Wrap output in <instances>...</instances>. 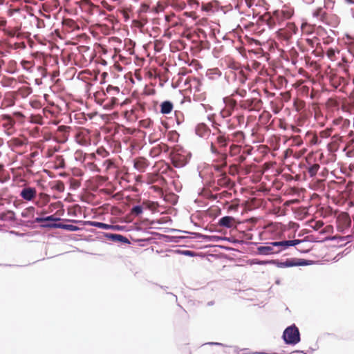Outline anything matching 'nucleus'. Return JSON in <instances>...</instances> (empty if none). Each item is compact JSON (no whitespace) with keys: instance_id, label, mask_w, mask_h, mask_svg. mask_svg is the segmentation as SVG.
Instances as JSON below:
<instances>
[{"instance_id":"1","label":"nucleus","mask_w":354,"mask_h":354,"mask_svg":"<svg viewBox=\"0 0 354 354\" xmlns=\"http://www.w3.org/2000/svg\"><path fill=\"white\" fill-rule=\"evenodd\" d=\"M216 133L213 135L216 136L214 141L211 142L210 151L217 157L218 162H221L218 166L221 168L227 166V147L230 142V136H226L225 132H223L219 128L215 127Z\"/></svg>"},{"instance_id":"2","label":"nucleus","mask_w":354,"mask_h":354,"mask_svg":"<svg viewBox=\"0 0 354 354\" xmlns=\"http://www.w3.org/2000/svg\"><path fill=\"white\" fill-rule=\"evenodd\" d=\"M294 10L292 8L283 6L280 10H274L272 12H266L261 16V19L270 28H274L282 23L292 17Z\"/></svg>"},{"instance_id":"3","label":"nucleus","mask_w":354,"mask_h":354,"mask_svg":"<svg viewBox=\"0 0 354 354\" xmlns=\"http://www.w3.org/2000/svg\"><path fill=\"white\" fill-rule=\"evenodd\" d=\"M313 17L320 22L331 27H337L340 22L339 17L333 13L327 12L322 7L317 8L313 11Z\"/></svg>"},{"instance_id":"4","label":"nucleus","mask_w":354,"mask_h":354,"mask_svg":"<svg viewBox=\"0 0 354 354\" xmlns=\"http://www.w3.org/2000/svg\"><path fill=\"white\" fill-rule=\"evenodd\" d=\"M170 157L175 167H182L188 162L190 153L181 147L177 146L171 151Z\"/></svg>"},{"instance_id":"5","label":"nucleus","mask_w":354,"mask_h":354,"mask_svg":"<svg viewBox=\"0 0 354 354\" xmlns=\"http://www.w3.org/2000/svg\"><path fill=\"white\" fill-rule=\"evenodd\" d=\"M239 106L245 110L249 111H258L261 107L263 102L259 97H251L245 100H242L239 102Z\"/></svg>"},{"instance_id":"6","label":"nucleus","mask_w":354,"mask_h":354,"mask_svg":"<svg viewBox=\"0 0 354 354\" xmlns=\"http://www.w3.org/2000/svg\"><path fill=\"white\" fill-rule=\"evenodd\" d=\"M283 337L286 344H296L300 341L299 331L295 325L286 328Z\"/></svg>"},{"instance_id":"7","label":"nucleus","mask_w":354,"mask_h":354,"mask_svg":"<svg viewBox=\"0 0 354 354\" xmlns=\"http://www.w3.org/2000/svg\"><path fill=\"white\" fill-rule=\"evenodd\" d=\"M297 31V28L294 23H287L286 27L278 30L277 35L278 39L288 41Z\"/></svg>"},{"instance_id":"8","label":"nucleus","mask_w":354,"mask_h":354,"mask_svg":"<svg viewBox=\"0 0 354 354\" xmlns=\"http://www.w3.org/2000/svg\"><path fill=\"white\" fill-rule=\"evenodd\" d=\"M114 93L119 94V88L111 85L106 88V92L104 93L105 95L104 101L106 102L105 106L109 109H113L118 104V99L115 96H112V94Z\"/></svg>"},{"instance_id":"9","label":"nucleus","mask_w":354,"mask_h":354,"mask_svg":"<svg viewBox=\"0 0 354 354\" xmlns=\"http://www.w3.org/2000/svg\"><path fill=\"white\" fill-rule=\"evenodd\" d=\"M351 225V219L347 212H342L339 213L336 218L337 230L340 232H344Z\"/></svg>"},{"instance_id":"10","label":"nucleus","mask_w":354,"mask_h":354,"mask_svg":"<svg viewBox=\"0 0 354 354\" xmlns=\"http://www.w3.org/2000/svg\"><path fill=\"white\" fill-rule=\"evenodd\" d=\"M303 241L299 239H294V240H288V241H274L272 242L274 254H279V252L286 250L290 246H295L299 243H301Z\"/></svg>"},{"instance_id":"11","label":"nucleus","mask_w":354,"mask_h":354,"mask_svg":"<svg viewBox=\"0 0 354 354\" xmlns=\"http://www.w3.org/2000/svg\"><path fill=\"white\" fill-rule=\"evenodd\" d=\"M75 141L80 145L87 146L90 145V132L86 129H79L75 136Z\"/></svg>"},{"instance_id":"12","label":"nucleus","mask_w":354,"mask_h":354,"mask_svg":"<svg viewBox=\"0 0 354 354\" xmlns=\"http://www.w3.org/2000/svg\"><path fill=\"white\" fill-rule=\"evenodd\" d=\"M312 159V156H308L306 159V165H305L306 172L310 178L315 176L320 169L319 164L318 162H313Z\"/></svg>"},{"instance_id":"13","label":"nucleus","mask_w":354,"mask_h":354,"mask_svg":"<svg viewBox=\"0 0 354 354\" xmlns=\"http://www.w3.org/2000/svg\"><path fill=\"white\" fill-rule=\"evenodd\" d=\"M133 167L140 172H145L150 165V162L143 156H138L133 160Z\"/></svg>"},{"instance_id":"14","label":"nucleus","mask_w":354,"mask_h":354,"mask_svg":"<svg viewBox=\"0 0 354 354\" xmlns=\"http://www.w3.org/2000/svg\"><path fill=\"white\" fill-rule=\"evenodd\" d=\"M156 183L160 185L165 183V178L158 172H149L145 176V183L152 185Z\"/></svg>"},{"instance_id":"15","label":"nucleus","mask_w":354,"mask_h":354,"mask_svg":"<svg viewBox=\"0 0 354 354\" xmlns=\"http://www.w3.org/2000/svg\"><path fill=\"white\" fill-rule=\"evenodd\" d=\"M308 265V263L306 260L302 259H286V261L281 262L279 263V267L286 268V267H293V266H306Z\"/></svg>"},{"instance_id":"16","label":"nucleus","mask_w":354,"mask_h":354,"mask_svg":"<svg viewBox=\"0 0 354 354\" xmlns=\"http://www.w3.org/2000/svg\"><path fill=\"white\" fill-rule=\"evenodd\" d=\"M36 196L37 190L35 187H26L20 192V196L27 201H32Z\"/></svg>"},{"instance_id":"17","label":"nucleus","mask_w":354,"mask_h":354,"mask_svg":"<svg viewBox=\"0 0 354 354\" xmlns=\"http://www.w3.org/2000/svg\"><path fill=\"white\" fill-rule=\"evenodd\" d=\"M330 83L332 86L337 88L341 85L347 84L346 79L337 74L330 75Z\"/></svg>"},{"instance_id":"18","label":"nucleus","mask_w":354,"mask_h":354,"mask_svg":"<svg viewBox=\"0 0 354 354\" xmlns=\"http://www.w3.org/2000/svg\"><path fill=\"white\" fill-rule=\"evenodd\" d=\"M257 252L261 255L274 254L272 242L267 243L266 245H261L257 248Z\"/></svg>"},{"instance_id":"19","label":"nucleus","mask_w":354,"mask_h":354,"mask_svg":"<svg viewBox=\"0 0 354 354\" xmlns=\"http://www.w3.org/2000/svg\"><path fill=\"white\" fill-rule=\"evenodd\" d=\"M313 131H308L305 135V140L308 142L311 145H319L321 143V140Z\"/></svg>"},{"instance_id":"20","label":"nucleus","mask_w":354,"mask_h":354,"mask_svg":"<svg viewBox=\"0 0 354 354\" xmlns=\"http://www.w3.org/2000/svg\"><path fill=\"white\" fill-rule=\"evenodd\" d=\"M2 120L6 121L3 123L4 128L6 129L8 134H11L15 123V120L8 115H3Z\"/></svg>"},{"instance_id":"21","label":"nucleus","mask_w":354,"mask_h":354,"mask_svg":"<svg viewBox=\"0 0 354 354\" xmlns=\"http://www.w3.org/2000/svg\"><path fill=\"white\" fill-rule=\"evenodd\" d=\"M43 227H57V228H61L64 230H66L68 231L71 232H75L79 230V227L77 226L70 225V224H63V223H55L52 225H43Z\"/></svg>"},{"instance_id":"22","label":"nucleus","mask_w":354,"mask_h":354,"mask_svg":"<svg viewBox=\"0 0 354 354\" xmlns=\"http://www.w3.org/2000/svg\"><path fill=\"white\" fill-rule=\"evenodd\" d=\"M53 168L55 169H64L66 167V161L63 156L56 155L53 162Z\"/></svg>"},{"instance_id":"23","label":"nucleus","mask_w":354,"mask_h":354,"mask_svg":"<svg viewBox=\"0 0 354 354\" xmlns=\"http://www.w3.org/2000/svg\"><path fill=\"white\" fill-rule=\"evenodd\" d=\"M333 124L339 126L342 131H346L351 125V121L348 119L339 118L333 120Z\"/></svg>"},{"instance_id":"24","label":"nucleus","mask_w":354,"mask_h":354,"mask_svg":"<svg viewBox=\"0 0 354 354\" xmlns=\"http://www.w3.org/2000/svg\"><path fill=\"white\" fill-rule=\"evenodd\" d=\"M234 223V218L232 216H226L222 217L218 221V225L221 227H225L227 228H230L233 226Z\"/></svg>"},{"instance_id":"25","label":"nucleus","mask_w":354,"mask_h":354,"mask_svg":"<svg viewBox=\"0 0 354 354\" xmlns=\"http://www.w3.org/2000/svg\"><path fill=\"white\" fill-rule=\"evenodd\" d=\"M230 136H231L230 141L237 142V143H242V142H243V141L245 140V134L241 131H236L232 133L230 136Z\"/></svg>"},{"instance_id":"26","label":"nucleus","mask_w":354,"mask_h":354,"mask_svg":"<svg viewBox=\"0 0 354 354\" xmlns=\"http://www.w3.org/2000/svg\"><path fill=\"white\" fill-rule=\"evenodd\" d=\"M32 93V88L29 86H22L19 88L16 92L15 95L17 97L25 98L28 97Z\"/></svg>"},{"instance_id":"27","label":"nucleus","mask_w":354,"mask_h":354,"mask_svg":"<svg viewBox=\"0 0 354 354\" xmlns=\"http://www.w3.org/2000/svg\"><path fill=\"white\" fill-rule=\"evenodd\" d=\"M173 104L169 101H164L160 104V113L162 114H169L173 109Z\"/></svg>"},{"instance_id":"28","label":"nucleus","mask_w":354,"mask_h":354,"mask_svg":"<svg viewBox=\"0 0 354 354\" xmlns=\"http://www.w3.org/2000/svg\"><path fill=\"white\" fill-rule=\"evenodd\" d=\"M0 219L5 221H13L15 220V214L12 210H8L0 214Z\"/></svg>"},{"instance_id":"29","label":"nucleus","mask_w":354,"mask_h":354,"mask_svg":"<svg viewBox=\"0 0 354 354\" xmlns=\"http://www.w3.org/2000/svg\"><path fill=\"white\" fill-rule=\"evenodd\" d=\"M241 151V146L239 145L232 144L229 147V152L227 153V156H230L231 157L236 156L240 153Z\"/></svg>"},{"instance_id":"30","label":"nucleus","mask_w":354,"mask_h":354,"mask_svg":"<svg viewBox=\"0 0 354 354\" xmlns=\"http://www.w3.org/2000/svg\"><path fill=\"white\" fill-rule=\"evenodd\" d=\"M339 102L337 100L336 97H330L327 100L326 102V106L328 109H337L339 108Z\"/></svg>"},{"instance_id":"31","label":"nucleus","mask_w":354,"mask_h":354,"mask_svg":"<svg viewBox=\"0 0 354 354\" xmlns=\"http://www.w3.org/2000/svg\"><path fill=\"white\" fill-rule=\"evenodd\" d=\"M63 24L65 27L69 28L71 30L79 29L77 24L71 19H64Z\"/></svg>"},{"instance_id":"32","label":"nucleus","mask_w":354,"mask_h":354,"mask_svg":"<svg viewBox=\"0 0 354 354\" xmlns=\"http://www.w3.org/2000/svg\"><path fill=\"white\" fill-rule=\"evenodd\" d=\"M308 225L310 227L313 228L315 230H318L322 228L324 225V222L322 221H315L310 220L308 221Z\"/></svg>"},{"instance_id":"33","label":"nucleus","mask_w":354,"mask_h":354,"mask_svg":"<svg viewBox=\"0 0 354 354\" xmlns=\"http://www.w3.org/2000/svg\"><path fill=\"white\" fill-rule=\"evenodd\" d=\"M21 65L23 68L28 72H32L35 63L33 60H21Z\"/></svg>"},{"instance_id":"34","label":"nucleus","mask_w":354,"mask_h":354,"mask_svg":"<svg viewBox=\"0 0 354 354\" xmlns=\"http://www.w3.org/2000/svg\"><path fill=\"white\" fill-rule=\"evenodd\" d=\"M230 178L226 176L225 174H223L217 180V185L221 187H227L230 184Z\"/></svg>"},{"instance_id":"35","label":"nucleus","mask_w":354,"mask_h":354,"mask_svg":"<svg viewBox=\"0 0 354 354\" xmlns=\"http://www.w3.org/2000/svg\"><path fill=\"white\" fill-rule=\"evenodd\" d=\"M301 32L304 34H311L314 31L315 27L310 24H308L307 23L302 24L301 26Z\"/></svg>"},{"instance_id":"36","label":"nucleus","mask_w":354,"mask_h":354,"mask_svg":"<svg viewBox=\"0 0 354 354\" xmlns=\"http://www.w3.org/2000/svg\"><path fill=\"white\" fill-rule=\"evenodd\" d=\"M122 114L128 121H133L136 119L135 111L133 109L122 111Z\"/></svg>"},{"instance_id":"37","label":"nucleus","mask_w":354,"mask_h":354,"mask_svg":"<svg viewBox=\"0 0 354 354\" xmlns=\"http://www.w3.org/2000/svg\"><path fill=\"white\" fill-rule=\"evenodd\" d=\"M159 129V131H156V132H154L153 133H151L149 136V141L150 142H156L157 140H160V138H161V135H162V133H161V127H158Z\"/></svg>"},{"instance_id":"38","label":"nucleus","mask_w":354,"mask_h":354,"mask_svg":"<svg viewBox=\"0 0 354 354\" xmlns=\"http://www.w3.org/2000/svg\"><path fill=\"white\" fill-rule=\"evenodd\" d=\"M139 124H140V127L147 129V128H150L153 126V122L150 118H146V119L141 120L139 122Z\"/></svg>"},{"instance_id":"39","label":"nucleus","mask_w":354,"mask_h":354,"mask_svg":"<svg viewBox=\"0 0 354 354\" xmlns=\"http://www.w3.org/2000/svg\"><path fill=\"white\" fill-rule=\"evenodd\" d=\"M110 237L112 239L113 241H117L125 243H129V241L128 240L127 238L120 234H112L110 235Z\"/></svg>"},{"instance_id":"40","label":"nucleus","mask_w":354,"mask_h":354,"mask_svg":"<svg viewBox=\"0 0 354 354\" xmlns=\"http://www.w3.org/2000/svg\"><path fill=\"white\" fill-rule=\"evenodd\" d=\"M59 220V218L55 217L54 215H50V216H48L47 217H44V218H42V217H37L35 218V221L36 223H41V222H44V221H58Z\"/></svg>"},{"instance_id":"41","label":"nucleus","mask_w":354,"mask_h":354,"mask_svg":"<svg viewBox=\"0 0 354 354\" xmlns=\"http://www.w3.org/2000/svg\"><path fill=\"white\" fill-rule=\"evenodd\" d=\"M333 131V128H331V127L330 128H326V129H324L323 131H321L319 132V136L320 138H324V139L328 138H329L331 136Z\"/></svg>"},{"instance_id":"42","label":"nucleus","mask_w":354,"mask_h":354,"mask_svg":"<svg viewBox=\"0 0 354 354\" xmlns=\"http://www.w3.org/2000/svg\"><path fill=\"white\" fill-rule=\"evenodd\" d=\"M336 53H339V51L337 50H335L333 48H329L327 50H326V55L327 57H328V59H330L331 61H334L335 60V54Z\"/></svg>"},{"instance_id":"43","label":"nucleus","mask_w":354,"mask_h":354,"mask_svg":"<svg viewBox=\"0 0 354 354\" xmlns=\"http://www.w3.org/2000/svg\"><path fill=\"white\" fill-rule=\"evenodd\" d=\"M91 225L101 228V229H104V230H109V229L113 228V225L103 223H100V222H93V223H91Z\"/></svg>"},{"instance_id":"44","label":"nucleus","mask_w":354,"mask_h":354,"mask_svg":"<svg viewBox=\"0 0 354 354\" xmlns=\"http://www.w3.org/2000/svg\"><path fill=\"white\" fill-rule=\"evenodd\" d=\"M290 140H292V145L295 146H300L303 144V140L299 136H292Z\"/></svg>"},{"instance_id":"45","label":"nucleus","mask_w":354,"mask_h":354,"mask_svg":"<svg viewBox=\"0 0 354 354\" xmlns=\"http://www.w3.org/2000/svg\"><path fill=\"white\" fill-rule=\"evenodd\" d=\"M160 153L161 151L158 145L153 147L149 151V156L153 158L158 156Z\"/></svg>"},{"instance_id":"46","label":"nucleus","mask_w":354,"mask_h":354,"mask_svg":"<svg viewBox=\"0 0 354 354\" xmlns=\"http://www.w3.org/2000/svg\"><path fill=\"white\" fill-rule=\"evenodd\" d=\"M348 62V60L346 57H343L342 59V62L339 63V66L342 67L344 71L348 74V66L346 64Z\"/></svg>"},{"instance_id":"47","label":"nucleus","mask_w":354,"mask_h":354,"mask_svg":"<svg viewBox=\"0 0 354 354\" xmlns=\"http://www.w3.org/2000/svg\"><path fill=\"white\" fill-rule=\"evenodd\" d=\"M34 211H35L34 207H29L25 209L21 212V216L26 218V217L30 216V215L33 216Z\"/></svg>"},{"instance_id":"48","label":"nucleus","mask_w":354,"mask_h":354,"mask_svg":"<svg viewBox=\"0 0 354 354\" xmlns=\"http://www.w3.org/2000/svg\"><path fill=\"white\" fill-rule=\"evenodd\" d=\"M96 154L102 158H106L109 155V152L106 151L104 147H101L96 150Z\"/></svg>"},{"instance_id":"49","label":"nucleus","mask_w":354,"mask_h":354,"mask_svg":"<svg viewBox=\"0 0 354 354\" xmlns=\"http://www.w3.org/2000/svg\"><path fill=\"white\" fill-rule=\"evenodd\" d=\"M142 209H142V206H140V205L134 206L131 210V214L134 216H139L140 214H141L142 213Z\"/></svg>"},{"instance_id":"50","label":"nucleus","mask_w":354,"mask_h":354,"mask_svg":"<svg viewBox=\"0 0 354 354\" xmlns=\"http://www.w3.org/2000/svg\"><path fill=\"white\" fill-rule=\"evenodd\" d=\"M208 129L205 125H198L196 128V133L201 136H203L205 132H207Z\"/></svg>"},{"instance_id":"51","label":"nucleus","mask_w":354,"mask_h":354,"mask_svg":"<svg viewBox=\"0 0 354 354\" xmlns=\"http://www.w3.org/2000/svg\"><path fill=\"white\" fill-rule=\"evenodd\" d=\"M10 45L13 46L15 49H23L25 48L26 46L24 41H17L12 44L10 41Z\"/></svg>"},{"instance_id":"52","label":"nucleus","mask_w":354,"mask_h":354,"mask_svg":"<svg viewBox=\"0 0 354 354\" xmlns=\"http://www.w3.org/2000/svg\"><path fill=\"white\" fill-rule=\"evenodd\" d=\"M225 102L227 103V106L231 109V110H233L237 104V102L235 100L230 97H227L225 99Z\"/></svg>"},{"instance_id":"53","label":"nucleus","mask_w":354,"mask_h":354,"mask_svg":"<svg viewBox=\"0 0 354 354\" xmlns=\"http://www.w3.org/2000/svg\"><path fill=\"white\" fill-rule=\"evenodd\" d=\"M103 165L107 171L114 167V162L111 159H108L104 162Z\"/></svg>"},{"instance_id":"54","label":"nucleus","mask_w":354,"mask_h":354,"mask_svg":"<svg viewBox=\"0 0 354 354\" xmlns=\"http://www.w3.org/2000/svg\"><path fill=\"white\" fill-rule=\"evenodd\" d=\"M271 116H272L271 114L268 111H263L261 114L260 118L261 120H264L265 123H267L269 121V120L270 119Z\"/></svg>"},{"instance_id":"55","label":"nucleus","mask_w":354,"mask_h":354,"mask_svg":"<svg viewBox=\"0 0 354 354\" xmlns=\"http://www.w3.org/2000/svg\"><path fill=\"white\" fill-rule=\"evenodd\" d=\"M235 94L238 95L242 97H244L246 96L247 91H246V90H245L243 88H238L234 91V93L232 94V96H234Z\"/></svg>"},{"instance_id":"56","label":"nucleus","mask_w":354,"mask_h":354,"mask_svg":"<svg viewBox=\"0 0 354 354\" xmlns=\"http://www.w3.org/2000/svg\"><path fill=\"white\" fill-rule=\"evenodd\" d=\"M335 6V1L333 0H324V8L326 9H333Z\"/></svg>"},{"instance_id":"57","label":"nucleus","mask_w":354,"mask_h":354,"mask_svg":"<svg viewBox=\"0 0 354 354\" xmlns=\"http://www.w3.org/2000/svg\"><path fill=\"white\" fill-rule=\"evenodd\" d=\"M158 146L160 148L161 153L162 152L167 153L169 151V147L167 144L160 142V144L158 145Z\"/></svg>"},{"instance_id":"58","label":"nucleus","mask_w":354,"mask_h":354,"mask_svg":"<svg viewBox=\"0 0 354 354\" xmlns=\"http://www.w3.org/2000/svg\"><path fill=\"white\" fill-rule=\"evenodd\" d=\"M70 183L71 186L75 189L78 188L81 185V183L79 180L74 178L71 179Z\"/></svg>"},{"instance_id":"59","label":"nucleus","mask_w":354,"mask_h":354,"mask_svg":"<svg viewBox=\"0 0 354 354\" xmlns=\"http://www.w3.org/2000/svg\"><path fill=\"white\" fill-rule=\"evenodd\" d=\"M6 33L8 36H9L11 38H14L15 37H19V34L17 33V30H6Z\"/></svg>"},{"instance_id":"60","label":"nucleus","mask_w":354,"mask_h":354,"mask_svg":"<svg viewBox=\"0 0 354 354\" xmlns=\"http://www.w3.org/2000/svg\"><path fill=\"white\" fill-rule=\"evenodd\" d=\"M55 188L59 192H64V184L62 181H57L55 185Z\"/></svg>"},{"instance_id":"61","label":"nucleus","mask_w":354,"mask_h":354,"mask_svg":"<svg viewBox=\"0 0 354 354\" xmlns=\"http://www.w3.org/2000/svg\"><path fill=\"white\" fill-rule=\"evenodd\" d=\"M351 105L347 102L345 101L342 103L341 109L344 111H349L350 112L351 111L350 107H349ZM351 106L354 107V103Z\"/></svg>"},{"instance_id":"62","label":"nucleus","mask_w":354,"mask_h":354,"mask_svg":"<svg viewBox=\"0 0 354 354\" xmlns=\"http://www.w3.org/2000/svg\"><path fill=\"white\" fill-rule=\"evenodd\" d=\"M162 185H160L158 183V185H151L150 187V189H153L154 192L158 193V194H162V188L160 187Z\"/></svg>"},{"instance_id":"63","label":"nucleus","mask_w":354,"mask_h":354,"mask_svg":"<svg viewBox=\"0 0 354 354\" xmlns=\"http://www.w3.org/2000/svg\"><path fill=\"white\" fill-rule=\"evenodd\" d=\"M239 207V204L237 203H232L229 205L227 207V211H236Z\"/></svg>"},{"instance_id":"64","label":"nucleus","mask_w":354,"mask_h":354,"mask_svg":"<svg viewBox=\"0 0 354 354\" xmlns=\"http://www.w3.org/2000/svg\"><path fill=\"white\" fill-rule=\"evenodd\" d=\"M24 142L19 138H13V145L16 147H21L24 145Z\"/></svg>"}]
</instances>
